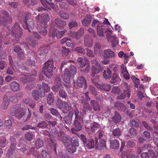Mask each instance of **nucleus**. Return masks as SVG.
<instances>
[{"mask_svg":"<svg viewBox=\"0 0 158 158\" xmlns=\"http://www.w3.org/2000/svg\"><path fill=\"white\" fill-rule=\"evenodd\" d=\"M50 19L48 14L43 13L41 15L38 14L36 17V21L38 23L39 33L40 34L45 36L48 33L46 29L47 24Z\"/></svg>","mask_w":158,"mask_h":158,"instance_id":"1","label":"nucleus"},{"mask_svg":"<svg viewBox=\"0 0 158 158\" xmlns=\"http://www.w3.org/2000/svg\"><path fill=\"white\" fill-rule=\"evenodd\" d=\"M20 104L16 105L14 107L10 108V112L12 115L15 116L19 119H21L25 116L24 110L21 108Z\"/></svg>","mask_w":158,"mask_h":158,"instance_id":"2","label":"nucleus"},{"mask_svg":"<svg viewBox=\"0 0 158 158\" xmlns=\"http://www.w3.org/2000/svg\"><path fill=\"white\" fill-rule=\"evenodd\" d=\"M6 32L1 31L0 32V59H3L5 56V53L2 49V43L7 45L10 43V40L7 39L8 35H5Z\"/></svg>","mask_w":158,"mask_h":158,"instance_id":"3","label":"nucleus"},{"mask_svg":"<svg viewBox=\"0 0 158 158\" xmlns=\"http://www.w3.org/2000/svg\"><path fill=\"white\" fill-rule=\"evenodd\" d=\"M53 61L52 60H48L45 63L44 66L43 68L42 72L47 77H49L53 71Z\"/></svg>","mask_w":158,"mask_h":158,"instance_id":"4","label":"nucleus"},{"mask_svg":"<svg viewBox=\"0 0 158 158\" xmlns=\"http://www.w3.org/2000/svg\"><path fill=\"white\" fill-rule=\"evenodd\" d=\"M12 18L9 15L8 12L1 10L0 11V26H6L8 22L11 23Z\"/></svg>","mask_w":158,"mask_h":158,"instance_id":"5","label":"nucleus"},{"mask_svg":"<svg viewBox=\"0 0 158 158\" xmlns=\"http://www.w3.org/2000/svg\"><path fill=\"white\" fill-rule=\"evenodd\" d=\"M31 15L30 14H26L24 18V24L23 27L26 29H28L29 31L31 32L30 29L34 27V22L31 19Z\"/></svg>","mask_w":158,"mask_h":158,"instance_id":"6","label":"nucleus"},{"mask_svg":"<svg viewBox=\"0 0 158 158\" xmlns=\"http://www.w3.org/2000/svg\"><path fill=\"white\" fill-rule=\"evenodd\" d=\"M123 85L125 89H124L123 92L122 93L117 95V98L118 99H124L127 97L128 98L130 97L131 91L130 87L128 86V84L126 82H125L124 83Z\"/></svg>","mask_w":158,"mask_h":158,"instance_id":"7","label":"nucleus"},{"mask_svg":"<svg viewBox=\"0 0 158 158\" xmlns=\"http://www.w3.org/2000/svg\"><path fill=\"white\" fill-rule=\"evenodd\" d=\"M37 89H38L37 91L35 89L33 90L32 92V95L33 98L35 100H38L39 98V97H43L45 96L44 92L41 90V85L38 84L36 87Z\"/></svg>","mask_w":158,"mask_h":158,"instance_id":"8","label":"nucleus"},{"mask_svg":"<svg viewBox=\"0 0 158 158\" xmlns=\"http://www.w3.org/2000/svg\"><path fill=\"white\" fill-rule=\"evenodd\" d=\"M78 99L80 101H81L83 105L82 111L84 113L86 114L88 113V110L91 111L92 110L91 106L88 102L85 101L84 95H81L79 96L78 97Z\"/></svg>","mask_w":158,"mask_h":158,"instance_id":"9","label":"nucleus"},{"mask_svg":"<svg viewBox=\"0 0 158 158\" xmlns=\"http://www.w3.org/2000/svg\"><path fill=\"white\" fill-rule=\"evenodd\" d=\"M22 29L18 25V23H16L12 28L11 35L13 37L16 38H19L22 35Z\"/></svg>","mask_w":158,"mask_h":158,"instance_id":"10","label":"nucleus"},{"mask_svg":"<svg viewBox=\"0 0 158 158\" xmlns=\"http://www.w3.org/2000/svg\"><path fill=\"white\" fill-rule=\"evenodd\" d=\"M83 120H74L73 127L71 129V132L76 134L82 129L81 123Z\"/></svg>","mask_w":158,"mask_h":158,"instance_id":"11","label":"nucleus"},{"mask_svg":"<svg viewBox=\"0 0 158 158\" xmlns=\"http://www.w3.org/2000/svg\"><path fill=\"white\" fill-rule=\"evenodd\" d=\"M66 31L65 29H64L62 31H56L55 30H53L51 32V31H50L49 35L50 37H52V38H54L56 36L57 39H60L64 35Z\"/></svg>","mask_w":158,"mask_h":158,"instance_id":"12","label":"nucleus"},{"mask_svg":"<svg viewBox=\"0 0 158 158\" xmlns=\"http://www.w3.org/2000/svg\"><path fill=\"white\" fill-rule=\"evenodd\" d=\"M71 75H72L69 69H66L64 70V73L62 75V77L64 82L66 83H69L70 82V78Z\"/></svg>","mask_w":158,"mask_h":158,"instance_id":"13","label":"nucleus"},{"mask_svg":"<svg viewBox=\"0 0 158 158\" xmlns=\"http://www.w3.org/2000/svg\"><path fill=\"white\" fill-rule=\"evenodd\" d=\"M99 140V141L98 142V138L95 137V149H98L100 150L103 149L104 148L106 147L105 142L104 139H101Z\"/></svg>","mask_w":158,"mask_h":158,"instance_id":"14","label":"nucleus"},{"mask_svg":"<svg viewBox=\"0 0 158 158\" xmlns=\"http://www.w3.org/2000/svg\"><path fill=\"white\" fill-rule=\"evenodd\" d=\"M43 6L47 9L51 10V8H54L55 7V5L52 2V0H40Z\"/></svg>","mask_w":158,"mask_h":158,"instance_id":"15","label":"nucleus"},{"mask_svg":"<svg viewBox=\"0 0 158 158\" xmlns=\"http://www.w3.org/2000/svg\"><path fill=\"white\" fill-rule=\"evenodd\" d=\"M77 84L78 86L81 88L84 86L85 88H86L87 86L86 80L85 78L83 76L78 77Z\"/></svg>","mask_w":158,"mask_h":158,"instance_id":"16","label":"nucleus"},{"mask_svg":"<svg viewBox=\"0 0 158 158\" xmlns=\"http://www.w3.org/2000/svg\"><path fill=\"white\" fill-rule=\"evenodd\" d=\"M84 44L85 47H91L93 44V40L91 37L88 35H86L84 36Z\"/></svg>","mask_w":158,"mask_h":158,"instance_id":"17","label":"nucleus"},{"mask_svg":"<svg viewBox=\"0 0 158 158\" xmlns=\"http://www.w3.org/2000/svg\"><path fill=\"white\" fill-rule=\"evenodd\" d=\"M95 144L96 143L95 138L94 139H88L87 142L85 144V145L86 146L87 148L89 149H92V148H94V147L95 148Z\"/></svg>","mask_w":158,"mask_h":158,"instance_id":"18","label":"nucleus"},{"mask_svg":"<svg viewBox=\"0 0 158 158\" xmlns=\"http://www.w3.org/2000/svg\"><path fill=\"white\" fill-rule=\"evenodd\" d=\"M21 81L24 83L30 82L34 80V77H31L28 74H23L22 75Z\"/></svg>","mask_w":158,"mask_h":158,"instance_id":"19","label":"nucleus"},{"mask_svg":"<svg viewBox=\"0 0 158 158\" xmlns=\"http://www.w3.org/2000/svg\"><path fill=\"white\" fill-rule=\"evenodd\" d=\"M105 31L106 33L110 32V30L107 29L106 30L103 26L101 25L100 26L99 24H98L97 26V32L98 35L100 36H103L104 32Z\"/></svg>","mask_w":158,"mask_h":158,"instance_id":"20","label":"nucleus"},{"mask_svg":"<svg viewBox=\"0 0 158 158\" xmlns=\"http://www.w3.org/2000/svg\"><path fill=\"white\" fill-rule=\"evenodd\" d=\"M96 68L94 66H92V74L91 76L94 77L96 74L100 72L103 71V67L102 66H99Z\"/></svg>","mask_w":158,"mask_h":158,"instance_id":"21","label":"nucleus"},{"mask_svg":"<svg viewBox=\"0 0 158 158\" xmlns=\"http://www.w3.org/2000/svg\"><path fill=\"white\" fill-rule=\"evenodd\" d=\"M121 117L120 114L117 111H115L112 118V121L116 124H117L121 122Z\"/></svg>","mask_w":158,"mask_h":158,"instance_id":"22","label":"nucleus"},{"mask_svg":"<svg viewBox=\"0 0 158 158\" xmlns=\"http://www.w3.org/2000/svg\"><path fill=\"white\" fill-rule=\"evenodd\" d=\"M11 90L14 92L19 91L20 89L19 84L16 81H13L10 85Z\"/></svg>","mask_w":158,"mask_h":158,"instance_id":"23","label":"nucleus"},{"mask_svg":"<svg viewBox=\"0 0 158 158\" xmlns=\"http://www.w3.org/2000/svg\"><path fill=\"white\" fill-rule=\"evenodd\" d=\"M92 16L90 14H87L84 19L81 21L82 24L85 27L89 25L91 22Z\"/></svg>","mask_w":158,"mask_h":158,"instance_id":"24","label":"nucleus"},{"mask_svg":"<svg viewBox=\"0 0 158 158\" xmlns=\"http://www.w3.org/2000/svg\"><path fill=\"white\" fill-rule=\"evenodd\" d=\"M122 131L118 127L114 129L113 128L112 131L113 135L116 138H119L122 135Z\"/></svg>","mask_w":158,"mask_h":158,"instance_id":"25","label":"nucleus"},{"mask_svg":"<svg viewBox=\"0 0 158 158\" xmlns=\"http://www.w3.org/2000/svg\"><path fill=\"white\" fill-rule=\"evenodd\" d=\"M92 108L96 111H98L100 110V106L98 101L95 100H91L90 102Z\"/></svg>","mask_w":158,"mask_h":158,"instance_id":"26","label":"nucleus"},{"mask_svg":"<svg viewBox=\"0 0 158 158\" xmlns=\"http://www.w3.org/2000/svg\"><path fill=\"white\" fill-rule=\"evenodd\" d=\"M49 49V48L48 46H44L39 48V53L40 56H44L47 54Z\"/></svg>","mask_w":158,"mask_h":158,"instance_id":"27","label":"nucleus"},{"mask_svg":"<svg viewBox=\"0 0 158 158\" xmlns=\"http://www.w3.org/2000/svg\"><path fill=\"white\" fill-rule=\"evenodd\" d=\"M55 25L60 28H63L66 24V21L59 19H56L55 20Z\"/></svg>","mask_w":158,"mask_h":158,"instance_id":"28","label":"nucleus"},{"mask_svg":"<svg viewBox=\"0 0 158 158\" xmlns=\"http://www.w3.org/2000/svg\"><path fill=\"white\" fill-rule=\"evenodd\" d=\"M110 148L114 149H118L119 147V143L118 141L116 139L112 140L110 142Z\"/></svg>","mask_w":158,"mask_h":158,"instance_id":"29","label":"nucleus"},{"mask_svg":"<svg viewBox=\"0 0 158 158\" xmlns=\"http://www.w3.org/2000/svg\"><path fill=\"white\" fill-rule=\"evenodd\" d=\"M99 89L104 90L106 91H109L111 89V85L107 84H100L99 86H98Z\"/></svg>","mask_w":158,"mask_h":158,"instance_id":"30","label":"nucleus"},{"mask_svg":"<svg viewBox=\"0 0 158 158\" xmlns=\"http://www.w3.org/2000/svg\"><path fill=\"white\" fill-rule=\"evenodd\" d=\"M112 72L110 69L107 68L106 70H104L103 72V77L105 79H110L111 77Z\"/></svg>","mask_w":158,"mask_h":158,"instance_id":"31","label":"nucleus"},{"mask_svg":"<svg viewBox=\"0 0 158 158\" xmlns=\"http://www.w3.org/2000/svg\"><path fill=\"white\" fill-rule=\"evenodd\" d=\"M29 44L33 47H35L37 45L38 42L37 40H34L33 38L31 36L28 37L27 39Z\"/></svg>","mask_w":158,"mask_h":158,"instance_id":"32","label":"nucleus"},{"mask_svg":"<svg viewBox=\"0 0 158 158\" xmlns=\"http://www.w3.org/2000/svg\"><path fill=\"white\" fill-rule=\"evenodd\" d=\"M104 56L108 58H111L114 56V52L110 49L104 51Z\"/></svg>","mask_w":158,"mask_h":158,"instance_id":"33","label":"nucleus"},{"mask_svg":"<svg viewBox=\"0 0 158 158\" xmlns=\"http://www.w3.org/2000/svg\"><path fill=\"white\" fill-rule=\"evenodd\" d=\"M23 1L25 5L29 7L35 5L37 3L36 0H23Z\"/></svg>","mask_w":158,"mask_h":158,"instance_id":"34","label":"nucleus"},{"mask_svg":"<svg viewBox=\"0 0 158 158\" xmlns=\"http://www.w3.org/2000/svg\"><path fill=\"white\" fill-rule=\"evenodd\" d=\"M65 147L66 148V151L70 153H73L76 150V147L71 144H70L68 143Z\"/></svg>","mask_w":158,"mask_h":158,"instance_id":"35","label":"nucleus"},{"mask_svg":"<svg viewBox=\"0 0 158 158\" xmlns=\"http://www.w3.org/2000/svg\"><path fill=\"white\" fill-rule=\"evenodd\" d=\"M49 110L50 113L52 115L56 116V117L60 118V120H62V117L58 111L55 109L54 108H51Z\"/></svg>","mask_w":158,"mask_h":158,"instance_id":"36","label":"nucleus"},{"mask_svg":"<svg viewBox=\"0 0 158 158\" xmlns=\"http://www.w3.org/2000/svg\"><path fill=\"white\" fill-rule=\"evenodd\" d=\"M74 114L75 115L74 120H83L82 118V113L79 111L78 109H76L74 110Z\"/></svg>","mask_w":158,"mask_h":158,"instance_id":"37","label":"nucleus"},{"mask_svg":"<svg viewBox=\"0 0 158 158\" xmlns=\"http://www.w3.org/2000/svg\"><path fill=\"white\" fill-rule=\"evenodd\" d=\"M48 125L47 121H41L37 124V127L39 128L45 129L48 128Z\"/></svg>","mask_w":158,"mask_h":158,"instance_id":"38","label":"nucleus"},{"mask_svg":"<svg viewBox=\"0 0 158 158\" xmlns=\"http://www.w3.org/2000/svg\"><path fill=\"white\" fill-rule=\"evenodd\" d=\"M74 50L76 52L81 54H85L86 53L85 48L81 46L76 47Z\"/></svg>","mask_w":158,"mask_h":158,"instance_id":"39","label":"nucleus"},{"mask_svg":"<svg viewBox=\"0 0 158 158\" xmlns=\"http://www.w3.org/2000/svg\"><path fill=\"white\" fill-rule=\"evenodd\" d=\"M58 15L61 18L64 19H67L69 18V14L62 10L59 11Z\"/></svg>","mask_w":158,"mask_h":158,"instance_id":"40","label":"nucleus"},{"mask_svg":"<svg viewBox=\"0 0 158 158\" xmlns=\"http://www.w3.org/2000/svg\"><path fill=\"white\" fill-rule=\"evenodd\" d=\"M142 123L143 126L146 129L149 131H152L153 129L147 123V122L145 121H142Z\"/></svg>","mask_w":158,"mask_h":158,"instance_id":"41","label":"nucleus"},{"mask_svg":"<svg viewBox=\"0 0 158 158\" xmlns=\"http://www.w3.org/2000/svg\"><path fill=\"white\" fill-rule=\"evenodd\" d=\"M89 91V92L91 94L93 95L97 96L98 95V92L96 90L95 88L93 86L90 85L88 87Z\"/></svg>","mask_w":158,"mask_h":158,"instance_id":"42","label":"nucleus"},{"mask_svg":"<svg viewBox=\"0 0 158 158\" xmlns=\"http://www.w3.org/2000/svg\"><path fill=\"white\" fill-rule=\"evenodd\" d=\"M71 144L76 147L78 146L79 145L78 139L77 137H73L71 140Z\"/></svg>","mask_w":158,"mask_h":158,"instance_id":"43","label":"nucleus"},{"mask_svg":"<svg viewBox=\"0 0 158 158\" xmlns=\"http://www.w3.org/2000/svg\"><path fill=\"white\" fill-rule=\"evenodd\" d=\"M48 103L49 105H52L54 102V96L52 93H49L47 98Z\"/></svg>","mask_w":158,"mask_h":158,"instance_id":"44","label":"nucleus"},{"mask_svg":"<svg viewBox=\"0 0 158 158\" xmlns=\"http://www.w3.org/2000/svg\"><path fill=\"white\" fill-rule=\"evenodd\" d=\"M60 88H63L62 84L60 83H55V84L52 87V89L54 91L56 92Z\"/></svg>","mask_w":158,"mask_h":158,"instance_id":"45","label":"nucleus"},{"mask_svg":"<svg viewBox=\"0 0 158 158\" xmlns=\"http://www.w3.org/2000/svg\"><path fill=\"white\" fill-rule=\"evenodd\" d=\"M63 107L62 108V111L64 113H67L69 111V107L67 102H64Z\"/></svg>","mask_w":158,"mask_h":158,"instance_id":"46","label":"nucleus"},{"mask_svg":"<svg viewBox=\"0 0 158 158\" xmlns=\"http://www.w3.org/2000/svg\"><path fill=\"white\" fill-rule=\"evenodd\" d=\"M43 141L40 139H37L35 141V144L37 148L39 149L43 145Z\"/></svg>","mask_w":158,"mask_h":158,"instance_id":"47","label":"nucleus"},{"mask_svg":"<svg viewBox=\"0 0 158 158\" xmlns=\"http://www.w3.org/2000/svg\"><path fill=\"white\" fill-rule=\"evenodd\" d=\"M4 126L7 129L10 128L12 126V123L10 119L6 120L4 123Z\"/></svg>","mask_w":158,"mask_h":158,"instance_id":"48","label":"nucleus"},{"mask_svg":"<svg viewBox=\"0 0 158 158\" xmlns=\"http://www.w3.org/2000/svg\"><path fill=\"white\" fill-rule=\"evenodd\" d=\"M41 90L44 91V93L48 92L50 90V88L48 84L43 83L41 85Z\"/></svg>","mask_w":158,"mask_h":158,"instance_id":"49","label":"nucleus"},{"mask_svg":"<svg viewBox=\"0 0 158 158\" xmlns=\"http://www.w3.org/2000/svg\"><path fill=\"white\" fill-rule=\"evenodd\" d=\"M119 75L116 73H113L112 77L111 78V80L110 81L111 84H113L116 82L117 81V79L118 78Z\"/></svg>","mask_w":158,"mask_h":158,"instance_id":"50","label":"nucleus"},{"mask_svg":"<svg viewBox=\"0 0 158 158\" xmlns=\"http://www.w3.org/2000/svg\"><path fill=\"white\" fill-rule=\"evenodd\" d=\"M115 36H110V38H109V40L112 43V45L113 47H114L115 46L116 44H118V41L116 40Z\"/></svg>","mask_w":158,"mask_h":158,"instance_id":"51","label":"nucleus"},{"mask_svg":"<svg viewBox=\"0 0 158 158\" xmlns=\"http://www.w3.org/2000/svg\"><path fill=\"white\" fill-rule=\"evenodd\" d=\"M7 143L6 142V139L4 137H2L0 138V147L2 148H4Z\"/></svg>","mask_w":158,"mask_h":158,"instance_id":"52","label":"nucleus"},{"mask_svg":"<svg viewBox=\"0 0 158 158\" xmlns=\"http://www.w3.org/2000/svg\"><path fill=\"white\" fill-rule=\"evenodd\" d=\"M34 136L33 134L27 132L25 134V138L27 140L30 142L32 141Z\"/></svg>","mask_w":158,"mask_h":158,"instance_id":"53","label":"nucleus"},{"mask_svg":"<svg viewBox=\"0 0 158 158\" xmlns=\"http://www.w3.org/2000/svg\"><path fill=\"white\" fill-rule=\"evenodd\" d=\"M59 96L63 98L66 99L67 97V94L65 90L61 89L59 91Z\"/></svg>","mask_w":158,"mask_h":158,"instance_id":"54","label":"nucleus"},{"mask_svg":"<svg viewBox=\"0 0 158 158\" xmlns=\"http://www.w3.org/2000/svg\"><path fill=\"white\" fill-rule=\"evenodd\" d=\"M135 146V143L133 140H129L127 142L126 146L128 148L134 147Z\"/></svg>","mask_w":158,"mask_h":158,"instance_id":"55","label":"nucleus"},{"mask_svg":"<svg viewBox=\"0 0 158 158\" xmlns=\"http://www.w3.org/2000/svg\"><path fill=\"white\" fill-rule=\"evenodd\" d=\"M64 105V102L62 101L60 99H58L56 102V107L60 110H62Z\"/></svg>","mask_w":158,"mask_h":158,"instance_id":"56","label":"nucleus"},{"mask_svg":"<svg viewBox=\"0 0 158 158\" xmlns=\"http://www.w3.org/2000/svg\"><path fill=\"white\" fill-rule=\"evenodd\" d=\"M25 64L26 65L30 66H34V62L31 60L30 57H28L25 61Z\"/></svg>","mask_w":158,"mask_h":158,"instance_id":"57","label":"nucleus"},{"mask_svg":"<svg viewBox=\"0 0 158 158\" xmlns=\"http://www.w3.org/2000/svg\"><path fill=\"white\" fill-rule=\"evenodd\" d=\"M62 50V53L64 56H66L68 55L69 53L70 52V51L69 49L67 48L64 47H63Z\"/></svg>","mask_w":158,"mask_h":158,"instance_id":"58","label":"nucleus"},{"mask_svg":"<svg viewBox=\"0 0 158 158\" xmlns=\"http://www.w3.org/2000/svg\"><path fill=\"white\" fill-rule=\"evenodd\" d=\"M100 125L98 123H94L93 125L91 126V129L92 130V133H94L95 132V131H97Z\"/></svg>","mask_w":158,"mask_h":158,"instance_id":"59","label":"nucleus"},{"mask_svg":"<svg viewBox=\"0 0 158 158\" xmlns=\"http://www.w3.org/2000/svg\"><path fill=\"white\" fill-rule=\"evenodd\" d=\"M9 103L8 101L6 99H5V98L4 97L2 105V108L4 109H6L9 105Z\"/></svg>","mask_w":158,"mask_h":158,"instance_id":"60","label":"nucleus"},{"mask_svg":"<svg viewBox=\"0 0 158 158\" xmlns=\"http://www.w3.org/2000/svg\"><path fill=\"white\" fill-rule=\"evenodd\" d=\"M41 155L43 158H50V155L46 151H42L41 153Z\"/></svg>","mask_w":158,"mask_h":158,"instance_id":"61","label":"nucleus"},{"mask_svg":"<svg viewBox=\"0 0 158 158\" xmlns=\"http://www.w3.org/2000/svg\"><path fill=\"white\" fill-rule=\"evenodd\" d=\"M72 118L67 116L64 118V122L67 124H70L72 123Z\"/></svg>","mask_w":158,"mask_h":158,"instance_id":"62","label":"nucleus"},{"mask_svg":"<svg viewBox=\"0 0 158 158\" xmlns=\"http://www.w3.org/2000/svg\"><path fill=\"white\" fill-rule=\"evenodd\" d=\"M112 92L113 93L118 94H120V90L119 88L117 86H114L112 89Z\"/></svg>","mask_w":158,"mask_h":158,"instance_id":"63","label":"nucleus"},{"mask_svg":"<svg viewBox=\"0 0 158 158\" xmlns=\"http://www.w3.org/2000/svg\"><path fill=\"white\" fill-rule=\"evenodd\" d=\"M83 60V58L82 57H78L77 60V61L80 63L81 67L82 68L85 66V64L84 63Z\"/></svg>","mask_w":158,"mask_h":158,"instance_id":"64","label":"nucleus"}]
</instances>
